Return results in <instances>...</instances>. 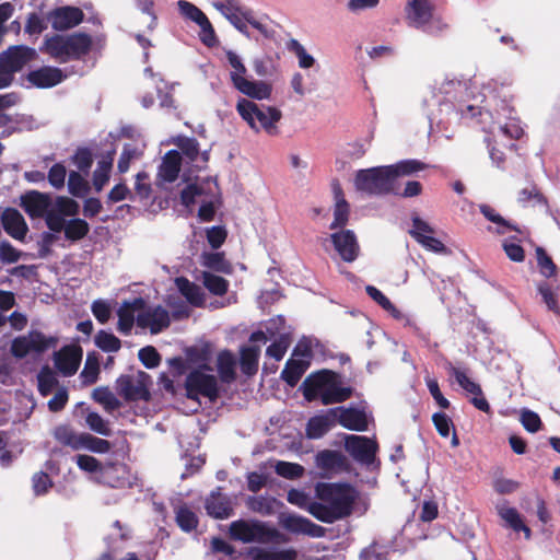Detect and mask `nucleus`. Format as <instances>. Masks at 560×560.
Wrapping results in <instances>:
<instances>
[{"label":"nucleus","mask_w":560,"mask_h":560,"mask_svg":"<svg viewBox=\"0 0 560 560\" xmlns=\"http://www.w3.org/2000/svg\"><path fill=\"white\" fill-rule=\"evenodd\" d=\"M423 168V164L416 160H405L396 164L361 170L354 178L358 190L380 195L393 190L399 177L409 176Z\"/></svg>","instance_id":"obj_1"},{"label":"nucleus","mask_w":560,"mask_h":560,"mask_svg":"<svg viewBox=\"0 0 560 560\" xmlns=\"http://www.w3.org/2000/svg\"><path fill=\"white\" fill-rule=\"evenodd\" d=\"M316 494L319 502H313L308 506V512L317 520L326 523H332L347 516L357 497L353 488L330 483L317 485Z\"/></svg>","instance_id":"obj_2"},{"label":"nucleus","mask_w":560,"mask_h":560,"mask_svg":"<svg viewBox=\"0 0 560 560\" xmlns=\"http://www.w3.org/2000/svg\"><path fill=\"white\" fill-rule=\"evenodd\" d=\"M349 389L341 387L339 376L330 371H322L307 377L304 383V396L307 400L320 399L329 405L346 400Z\"/></svg>","instance_id":"obj_3"},{"label":"nucleus","mask_w":560,"mask_h":560,"mask_svg":"<svg viewBox=\"0 0 560 560\" xmlns=\"http://www.w3.org/2000/svg\"><path fill=\"white\" fill-rule=\"evenodd\" d=\"M226 59L231 67L230 79L233 86L245 96L265 101L272 94L271 83L264 80H250L247 78V68L242 58L233 50L226 51Z\"/></svg>","instance_id":"obj_4"},{"label":"nucleus","mask_w":560,"mask_h":560,"mask_svg":"<svg viewBox=\"0 0 560 560\" xmlns=\"http://www.w3.org/2000/svg\"><path fill=\"white\" fill-rule=\"evenodd\" d=\"M240 116L255 132L278 133V122L282 114L280 109L268 105H258L248 98H240L236 104Z\"/></svg>","instance_id":"obj_5"},{"label":"nucleus","mask_w":560,"mask_h":560,"mask_svg":"<svg viewBox=\"0 0 560 560\" xmlns=\"http://www.w3.org/2000/svg\"><path fill=\"white\" fill-rule=\"evenodd\" d=\"M231 537L243 542H269L279 538L276 528L264 523L236 521L230 525Z\"/></svg>","instance_id":"obj_6"},{"label":"nucleus","mask_w":560,"mask_h":560,"mask_svg":"<svg viewBox=\"0 0 560 560\" xmlns=\"http://www.w3.org/2000/svg\"><path fill=\"white\" fill-rule=\"evenodd\" d=\"M117 390L126 400L149 398L150 376L143 371L121 375L117 382Z\"/></svg>","instance_id":"obj_7"},{"label":"nucleus","mask_w":560,"mask_h":560,"mask_svg":"<svg viewBox=\"0 0 560 560\" xmlns=\"http://www.w3.org/2000/svg\"><path fill=\"white\" fill-rule=\"evenodd\" d=\"M177 7L182 16L199 26V38L206 46L214 47L219 44L212 24L199 8L186 0H179Z\"/></svg>","instance_id":"obj_8"},{"label":"nucleus","mask_w":560,"mask_h":560,"mask_svg":"<svg viewBox=\"0 0 560 560\" xmlns=\"http://www.w3.org/2000/svg\"><path fill=\"white\" fill-rule=\"evenodd\" d=\"M186 392L187 397L192 400H197L199 395L213 400L218 395L217 380L206 373L205 369L196 370L187 376Z\"/></svg>","instance_id":"obj_9"},{"label":"nucleus","mask_w":560,"mask_h":560,"mask_svg":"<svg viewBox=\"0 0 560 560\" xmlns=\"http://www.w3.org/2000/svg\"><path fill=\"white\" fill-rule=\"evenodd\" d=\"M57 340L46 337L40 332H31L27 336L13 340L11 351L16 358H24L27 354L40 353L56 346Z\"/></svg>","instance_id":"obj_10"},{"label":"nucleus","mask_w":560,"mask_h":560,"mask_svg":"<svg viewBox=\"0 0 560 560\" xmlns=\"http://www.w3.org/2000/svg\"><path fill=\"white\" fill-rule=\"evenodd\" d=\"M213 8L219 11L237 31L247 37L252 34L247 27L252 12L243 10L233 0H223L213 2Z\"/></svg>","instance_id":"obj_11"},{"label":"nucleus","mask_w":560,"mask_h":560,"mask_svg":"<svg viewBox=\"0 0 560 560\" xmlns=\"http://www.w3.org/2000/svg\"><path fill=\"white\" fill-rule=\"evenodd\" d=\"M170 325V315L161 306H143L142 312L138 313L137 326L140 329L149 330L155 335L167 328Z\"/></svg>","instance_id":"obj_12"},{"label":"nucleus","mask_w":560,"mask_h":560,"mask_svg":"<svg viewBox=\"0 0 560 560\" xmlns=\"http://www.w3.org/2000/svg\"><path fill=\"white\" fill-rule=\"evenodd\" d=\"M48 228L54 232L65 231L67 238L77 241L83 238L89 232V224L82 219H73L68 222L54 211L49 212L46 218Z\"/></svg>","instance_id":"obj_13"},{"label":"nucleus","mask_w":560,"mask_h":560,"mask_svg":"<svg viewBox=\"0 0 560 560\" xmlns=\"http://www.w3.org/2000/svg\"><path fill=\"white\" fill-rule=\"evenodd\" d=\"M335 250L347 262H352L359 255V244L354 233L350 230H341L330 235Z\"/></svg>","instance_id":"obj_14"},{"label":"nucleus","mask_w":560,"mask_h":560,"mask_svg":"<svg viewBox=\"0 0 560 560\" xmlns=\"http://www.w3.org/2000/svg\"><path fill=\"white\" fill-rule=\"evenodd\" d=\"M35 56V50L24 46H13L0 54V65L13 77Z\"/></svg>","instance_id":"obj_15"},{"label":"nucleus","mask_w":560,"mask_h":560,"mask_svg":"<svg viewBox=\"0 0 560 560\" xmlns=\"http://www.w3.org/2000/svg\"><path fill=\"white\" fill-rule=\"evenodd\" d=\"M279 524L294 534H303L311 537H322L324 528L310 522L307 518L295 514L283 513L279 517Z\"/></svg>","instance_id":"obj_16"},{"label":"nucleus","mask_w":560,"mask_h":560,"mask_svg":"<svg viewBox=\"0 0 560 560\" xmlns=\"http://www.w3.org/2000/svg\"><path fill=\"white\" fill-rule=\"evenodd\" d=\"M346 450L358 460L371 463L374 459L377 445L374 440L361 435L346 438Z\"/></svg>","instance_id":"obj_17"},{"label":"nucleus","mask_w":560,"mask_h":560,"mask_svg":"<svg viewBox=\"0 0 560 560\" xmlns=\"http://www.w3.org/2000/svg\"><path fill=\"white\" fill-rule=\"evenodd\" d=\"M182 156L179 151L171 150L165 153L159 166L156 185L162 187L165 184L174 183L180 172Z\"/></svg>","instance_id":"obj_18"},{"label":"nucleus","mask_w":560,"mask_h":560,"mask_svg":"<svg viewBox=\"0 0 560 560\" xmlns=\"http://www.w3.org/2000/svg\"><path fill=\"white\" fill-rule=\"evenodd\" d=\"M180 150L182 162L190 165L192 170L200 171L206 167L209 155L207 151H200L199 145L195 139H183L178 143Z\"/></svg>","instance_id":"obj_19"},{"label":"nucleus","mask_w":560,"mask_h":560,"mask_svg":"<svg viewBox=\"0 0 560 560\" xmlns=\"http://www.w3.org/2000/svg\"><path fill=\"white\" fill-rule=\"evenodd\" d=\"M143 306L144 301L142 299H135L121 303L117 311V328L120 332L128 335L131 331L135 323L137 324L138 313L142 312Z\"/></svg>","instance_id":"obj_20"},{"label":"nucleus","mask_w":560,"mask_h":560,"mask_svg":"<svg viewBox=\"0 0 560 560\" xmlns=\"http://www.w3.org/2000/svg\"><path fill=\"white\" fill-rule=\"evenodd\" d=\"M21 206L32 218H39L51 212L48 210L50 198L47 194L31 190L21 196Z\"/></svg>","instance_id":"obj_21"},{"label":"nucleus","mask_w":560,"mask_h":560,"mask_svg":"<svg viewBox=\"0 0 560 560\" xmlns=\"http://www.w3.org/2000/svg\"><path fill=\"white\" fill-rule=\"evenodd\" d=\"M411 236L419 242L423 247L435 253L445 250L442 242L433 237L431 226L419 218L412 220V229L410 230Z\"/></svg>","instance_id":"obj_22"},{"label":"nucleus","mask_w":560,"mask_h":560,"mask_svg":"<svg viewBox=\"0 0 560 560\" xmlns=\"http://www.w3.org/2000/svg\"><path fill=\"white\" fill-rule=\"evenodd\" d=\"M82 359V350L77 346H67L55 353V364L63 375L77 372Z\"/></svg>","instance_id":"obj_23"},{"label":"nucleus","mask_w":560,"mask_h":560,"mask_svg":"<svg viewBox=\"0 0 560 560\" xmlns=\"http://www.w3.org/2000/svg\"><path fill=\"white\" fill-rule=\"evenodd\" d=\"M83 20V12L75 7H61L52 11L49 21L56 30H68Z\"/></svg>","instance_id":"obj_24"},{"label":"nucleus","mask_w":560,"mask_h":560,"mask_svg":"<svg viewBox=\"0 0 560 560\" xmlns=\"http://www.w3.org/2000/svg\"><path fill=\"white\" fill-rule=\"evenodd\" d=\"M186 180L187 184L180 191V201L187 208L200 202L201 199H207L208 196L203 192L205 188L208 187L209 182H217L212 177L196 178L194 182L186 178Z\"/></svg>","instance_id":"obj_25"},{"label":"nucleus","mask_w":560,"mask_h":560,"mask_svg":"<svg viewBox=\"0 0 560 560\" xmlns=\"http://www.w3.org/2000/svg\"><path fill=\"white\" fill-rule=\"evenodd\" d=\"M75 463L81 470L93 475L94 479H96L97 481L107 482V480L105 479L106 474H118V471L120 470L118 467L114 466L105 467L101 464L98 459L85 454L77 455Z\"/></svg>","instance_id":"obj_26"},{"label":"nucleus","mask_w":560,"mask_h":560,"mask_svg":"<svg viewBox=\"0 0 560 560\" xmlns=\"http://www.w3.org/2000/svg\"><path fill=\"white\" fill-rule=\"evenodd\" d=\"M408 22L416 27H422L432 19V5L428 0H411L406 7Z\"/></svg>","instance_id":"obj_27"},{"label":"nucleus","mask_w":560,"mask_h":560,"mask_svg":"<svg viewBox=\"0 0 560 560\" xmlns=\"http://www.w3.org/2000/svg\"><path fill=\"white\" fill-rule=\"evenodd\" d=\"M5 232L15 240H23L27 232V225L23 215L15 209H5L1 215Z\"/></svg>","instance_id":"obj_28"},{"label":"nucleus","mask_w":560,"mask_h":560,"mask_svg":"<svg viewBox=\"0 0 560 560\" xmlns=\"http://www.w3.org/2000/svg\"><path fill=\"white\" fill-rule=\"evenodd\" d=\"M301 347H295L292 358L288 361L282 371V378L291 386H294L308 366L307 353L299 358Z\"/></svg>","instance_id":"obj_29"},{"label":"nucleus","mask_w":560,"mask_h":560,"mask_svg":"<svg viewBox=\"0 0 560 560\" xmlns=\"http://www.w3.org/2000/svg\"><path fill=\"white\" fill-rule=\"evenodd\" d=\"M62 72L52 67H43L28 73L27 80L36 88L46 89L57 85L63 80Z\"/></svg>","instance_id":"obj_30"},{"label":"nucleus","mask_w":560,"mask_h":560,"mask_svg":"<svg viewBox=\"0 0 560 560\" xmlns=\"http://www.w3.org/2000/svg\"><path fill=\"white\" fill-rule=\"evenodd\" d=\"M203 192L207 199H201L198 217L202 221H211L214 217L215 209L220 203V189L217 182H209Z\"/></svg>","instance_id":"obj_31"},{"label":"nucleus","mask_w":560,"mask_h":560,"mask_svg":"<svg viewBox=\"0 0 560 560\" xmlns=\"http://www.w3.org/2000/svg\"><path fill=\"white\" fill-rule=\"evenodd\" d=\"M338 421L349 430L365 431L368 429V416L362 410L342 409L339 411Z\"/></svg>","instance_id":"obj_32"},{"label":"nucleus","mask_w":560,"mask_h":560,"mask_svg":"<svg viewBox=\"0 0 560 560\" xmlns=\"http://www.w3.org/2000/svg\"><path fill=\"white\" fill-rule=\"evenodd\" d=\"M175 285L182 295L194 306H200L205 302V293L200 287L188 279L179 277L175 279Z\"/></svg>","instance_id":"obj_33"},{"label":"nucleus","mask_w":560,"mask_h":560,"mask_svg":"<svg viewBox=\"0 0 560 560\" xmlns=\"http://www.w3.org/2000/svg\"><path fill=\"white\" fill-rule=\"evenodd\" d=\"M498 513L501 516V518L515 532H523L526 539L530 538V529L527 527L521 514L512 506H509L506 504L498 505Z\"/></svg>","instance_id":"obj_34"},{"label":"nucleus","mask_w":560,"mask_h":560,"mask_svg":"<svg viewBox=\"0 0 560 560\" xmlns=\"http://www.w3.org/2000/svg\"><path fill=\"white\" fill-rule=\"evenodd\" d=\"M206 509L215 518H228L232 513L231 501L221 493L215 492L207 500Z\"/></svg>","instance_id":"obj_35"},{"label":"nucleus","mask_w":560,"mask_h":560,"mask_svg":"<svg viewBox=\"0 0 560 560\" xmlns=\"http://www.w3.org/2000/svg\"><path fill=\"white\" fill-rule=\"evenodd\" d=\"M252 560H296L298 552L292 549L271 550L266 548H253Z\"/></svg>","instance_id":"obj_36"},{"label":"nucleus","mask_w":560,"mask_h":560,"mask_svg":"<svg viewBox=\"0 0 560 560\" xmlns=\"http://www.w3.org/2000/svg\"><path fill=\"white\" fill-rule=\"evenodd\" d=\"M495 141L503 142V139H518L523 136V128L516 119H511L504 125L491 127L490 130Z\"/></svg>","instance_id":"obj_37"},{"label":"nucleus","mask_w":560,"mask_h":560,"mask_svg":"<svg viewBox=\"0 0 560 560\" xmlns=\"http://www.w3.org/2000/svg\"><path fill=\"white\" fill-rule=\"evenodd\" d=\"M110 444L107 440L93 436L89 433H80L75 451L86 450L96 454L107 453Z\"/></svg>","instance_id":"obj_38"},{"label":"nucleus","mask_w":560,"mask_h":560,"mask_svg":"<svg viewBox=\"0 0 560 560\" xmlns=\"http://www.w3.org/2000/svg\"><path fill=\"white\" fill-rule=\"evenodd\" d=\"M69 43L67 42L66 39V36H61V35H56L49 39L46 40V51L61 60V61H66L68 59H70V55H69Z\"/></svg>","instance_id":"obj_39"},{"label":"nucleus","mask_w":560,"mask_h":560,"mask_svg":"<svg viewBox=\"0 0 560 560\" xmlns=\"http://www.w3.org/2000/svg\"><path fill=\"white\" fill-rule=\"evenodd\" d=\"M260 353L259 346H247L241 351V368L245 374H253L257 370L258 358Z\"/></svg>","instance_id":"obj_40"},{"label":"nucleus","mask_w":560,"mask_h":560,"mask_svg":"<svg viewBox=\"0 0 560 560\" xmlns=\"http://www.w3.org/2000/svg\"><path fill=\"white\" fill-rule=\"evenodd\" d=\"M335 208H334V221L330 224V229H337L343 226L349 217V206L343 199L339 189L335 188Z\"/></svg>","instance_id":"obj_41"},{"label":"nucleus","mask_w":560,"mask_h":560,"mask_svg":"<svg viewBox=\"0 0 560 560\" xmlns=\"http://www.w3.org/2000/svg\"><path fill=\"white\" fill-rule=\"evenodd\" d=\"M92 397L108 412L117 410L121 406L120 400L107 387L95 388Z\"/></svg>","instance_id":"obj_42"},{"label":"nucleus","mask_w":560,"mask_h":560,"mask_svg":"<svg viewBox=\"0 0 560 560\" xmlns=\"http://www.w3.org/2000/svg\"><path fill=\"white\" fill-rule=\"evenodd\" d=\"M67 42L69 43V55L71 58H79L80 56L86 54L91 47V38L84 34H73L70 36H66Z\"/></svg>","instance_id":"obj_43"},{"label":"nucleus","mask_w":560,"mask_h":560,"mask_svg":"<svg viewBox=\"0 0 560 560\" xmlns=\"http://www.w3.org/2000/svg\"><path fill=\"white\" fill-rule=\"evenodd\" d=\"M481 213L491 222L497 224V228L493 230V232L498 234H506L510 231H516L520 232L518 229L513 226L510 222L505 221L500 214H498L494 209L487 205H481L479 207Z\"/></svg>","instance_id":"obj_44"},{"label":"nucleus","mask_w":560,"mask_h":560,"mask_svg":"<svg viewBox=\"0 0 560 560\" xmlns=\"http://www.w3.org/2000/svg\"><path fill=\"white\" fill-rule=\"evenodd\" d=\"M112 166V156L98 161L97 166L93 173V186L97 191L102 190V188L107 184Z\"/></svg>","instance_id":"obj_45"},{"label":"nucleus","mask_w":560,"mask_h":560,"mask_svg":"<svg viewBox=\"0 0 560 560\" xmlns=\"http://www.w3.org/2000/svg\"><path fill=\"white\" fill-rule=\"evenodd\" d=\"M218 371L224 382H230L235 375V359L229 351H222L218 355Z\"/></svg>","instance_id":"obj_46"},{"label":"nucleus","mask_w":560,"mask_h":560,"mask_svg":"<svg viewBox=\"0 0 560 560\" xmlns=\"http://www.w3.org/2000/svg\"><path fill=\"white\" fill-rule=\"evenodd\" d=\"M369 296L387 311L393 317L402 319L404 314L385 296L378 289L372 285L366 287Z\"/></svg>","instance_id":"obj_47"},{"label":"nucleus","mask_w":560,"mask_h":560,"mask_svg":"<svg viewBox=\"0 0 560 560\" xmlns=\"http://www.w3.org/2000/svg\"><path fill=\"white\" fill-rule=\"evenodd\" d=\"M269 465L275 468L279 476L287 479H296L304 474V468L296 463L278 460L270 462Z\"/></svg>","instance_id":"obj_48"},{"label":"nucleus","mask_w":560,"mask_h":560,"mask_svg":"<svg viewBox=\"0 0 560 560\" xmlns=\"http://www.w3.org/2000/svg\"><path fill=\"white\" fill-rule=\"evenodd\" d=\"M330 421L326 416H317L312 418L306 428L307 436L318 439L330 429Z\"/></svg>","instance_id":"obj_49"},{"label":"nucleus","mask_w":560,"mask_h":560,"mask_svg":"<svg viewBox=\"0 0 560 560\" xmlns=\"http://www.w3.org/2000/svg\"><path fill=\"white\" fill-rule=\"evenodd\" d=\"M450 373L455 377L456 382L469 394H472L475 396L481 395V388L480 386L471 381L468 375L462 371L460 369H457L455 366L448 368Z\"/></svg>","instance_id":"obj_50"},{"label":"nucleus","mask_w":560,"mask_h":560,"mask_svg":"<svg viewBox=\"0 0 560 560\" xmlns=\"http://www.w3.org/2000/svg\"><path fill=\"white\" fill-rule=\"evenodd\" d=\"M95 345L106 352H117L120 349V340L105 330H101L95 336Z\"/></svg>","instance_id":"obj_51"},{"label":"nucleus","mask_w":560,"mask_h":560,"mask_svg":"<svg viewBox=\"0 0 560 560\" xmlns=\"http://www.w3.org/2000/svg\"><path fill=\"white\" fill-rule=\"evenodd\" d=\"M202 282L212 294L222 295L228 291V281L210 272L205 271L202 273Z\"/></svg>","instance_id":"obj_52"},{"label":"nucleus","mask_w":560,"mask_h":560,"mask_svg":"<svg viewBox=\"0 0 560 560\" xmlns=\"http://www.w3.org/2000/svg\"><path fill=\"white\" fill-rule=\"evenodd\" d=\"M201 258L205 267L220 272H231V266L225 261L223 255L220 253H205Z\"/></svg>","instance_id":"obj_53"},{"label":"nucleus","mask_w":560,"mask_h":560,"mask_svg":"<svg viewBox=\"0 0 560 560\" xmlns=\"http://www.w3.org/2000/svg\"><path fill=\"white\" fill-rule=\"evenodd\" d=\"M54 211L58 215L74 217L79 212V203L68 197H58L55 200Z\"/></svg>","instance_id":"obj_54"},{"label":"nucleus","mask_w":560,"mask_h":560,"mask_svg":"<svg viewBox=\"0 0 560 560\" xmlns=\"http://www.w3.org/2000/svg\"><path fill=\"white\" fill-rule=\"evenodd\" d=\"M68 190L74 197H83L89 191V183L78 172H71L68 178Z\"/></svg>","instance_id":"obj_55"},{"label":"nucleus","mask_w":560,"mask_h":560,"mask_svg":"<svg viewBox=\"0 0 560 560\" xmlns=\"http://www.w3.org/2000/svg\"><path fill=\"white\" fill-rule=\"evenodd\" d=\"M536 256L540 273L547 278L556 276L557 267L542 248L536 249Z\"/></svg>","instance_id":"obj_56"},{"label":"nucleus","mask_w":560,"mask_h":560,"mask_svg":"<svg viewBox=\"0 0 560 560\" xmlns=\"http://www.w3.org/2000/svg\"><path fill=\"white\" fill-rule=\"evenodd\" d=\"M91 310L95 318L101 324H105L110 318L113 305L108 301L96 300L92 303Z\"/></svg>","instance_id":"obj_57"},{"label":"nucleus","mask_w":560,"mask_h":560,"mask_svg":"<svg viewBox=\"0 0 560 560\" xmlns=\"http://www.w3.org/2000/svg\"><path fill=\"white\" fill-rule=\"evenodd\" d=\"M80 433L72 431L70 428L66 425L58 427L55 430V438L62 444L70 446L72 450H75Z\"/></svg>","instance_id":"obj_58"},{"label":"nucleus","mask_w":560,"mask_h":560,"mask_svg":"<svg viewBox=\"0 0 560 560\" xmlns=\"http://www.w3.org/2000/svg\"><path fill=\"white\" fill-rule=\"evenodd\" d=\"M520 420H521L523 427L525 428V430L530 433H536L537 431L540 430L541 420H540L539 416L532 410H528V409L521 410Z\"/></svg>","instance_id":"obj_59"},{"label":"nucleus","mask_w":560,"mask_h":560,"mask_svg":"<svg viewBox=\"0 0 560 560\" xmlns=\"http://www.w3.org/2000/svg\"><path fill=\"white\" fill-rule=\"evenodd\" d=\"M176 520L179 527L186 532L194 529L197 525V517L187 508H179L176 512Z\"/></svg>","instance_id":"obj_60"},{"label":"nucleus","mask_w":560,"mask_h":560,"mask_svg":"<svg viewBox=\"0 0 560 560\" xmlns=\"http://www.w3.org/2000/svg\"><path fill=\"white\" fill-rule=\"evenodd\" d=\"M85 422L92 431L101 435L107 436L110 433L106 421L96 412H89L86 415Z\"/></svg>","instance_id":"obj_61"},{"label":"nucleus","mask_w":560,"mask_h":560,"mask_svg":"<svg viewBox=\"0 0 560 560\" xmlns=\"http://www.w3.org/2000/svg\"><path fill=\"white\" fill-rule=\"evenodd\" d=\"M57 380L49 368H44L38 374V388L43 395H48L54 388Z\"/></svg>","instance_id":"obj_62"},{"label":"nucleus","mask_w":560,"mask_h":560,"mask_svg":"<svg viewBox=\"0 0 560 560\" xmlns=\"http://www.w3.org/2000/svg\"><path fill=\"white\" fill-rule=\"evenodd\" d=\"M142 154V150L133 145H126L118 161V170L126 173L129 170L131 160L138 159Z\"/></svg>","instance_id":"obj_63"},{"label":"nucleus","mask_w":560,"mask_h":560,"mask_svg":"<svg viewBox=\"0 0 560 560\" xmlns=\"http://www.w3.org/2000/svg\"><path fill=\"white\" fill-rule=\"evenodd\" d=\"M67 176V170L62 164H55L48 172V182L49 184L56 188L60 189L65 185V179Z\"/></svg>","instance_id":"obj_64"}]
</instances>
